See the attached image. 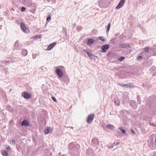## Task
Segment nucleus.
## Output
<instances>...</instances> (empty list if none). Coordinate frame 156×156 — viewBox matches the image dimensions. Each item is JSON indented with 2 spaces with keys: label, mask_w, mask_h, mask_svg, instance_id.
Returning <instances> with one entry per match:
<instances>
[{
  "label": "nucleus",
  "mask_w": 156,
  "mask_h": 156,
  "mask_svg": "<svg viewBox=\"0 0 156 156\" xmlns=\"http://www.w3.org/2000/svg\"><path fill=\"white\" fill-rule=\"evenodd\" d=\"M94 41L91 38H88L85 41L87 45L92 44L94 43Z\"/></svg>",
  "instance_id": "obj_12"
},
{
  "label": "nucleus",
  "mask_w": 156,
  "mask_h": 156,
  "mask_svg": "<svg viewBox=\"0 0 156 156\" xmlns=\"http://www.w3.org/2000/svg\"><path fill=\"white\" fill-rule=\"evenodd\" d=\"M37 55L36 54H32V58L33 59H34L36 57Z\"/></svg>",
  "instance_id": "obj_36"
},
{
  "label": "nucleus",
  "mask_w": 156,
  "mask_h": 156,
  "mask_svg": "<svg viewBox=\"0 0 156 156\" xmlns=\"http://www.w3.org/2000/svg\"><path fill=\"white\" fill-rule=\"evenodd\" d=\"M7 62L8 63H9V61H8Z\"/></svg>",
  "instance_id": "obj_44"
},
{
  "label": "nucleus",
  "mask_w": 156,
  "mask_h": 156,
  "mask_svg": "<svg viewBox=\"0 0 156 156\" xmlns=\"http://www.w3.org/2000/svg\"><path fill=\"white\" fill-rule=\"evenodd\" d=\"M142 58V57L141 56H138L137 57V60H140Z\"/></svg>",
  "instance_id": "obj_35"
},
{
  "label": "nucleus",
  "mask_w": 156,
  "mask_h": 156,
  "mask_svg": "<svg viewBox=\"0 0 156 156\" xmlns=\"http://www.w3.org/2000/svg\"><path fill=\"white\" fill-rule=\"evenodd\" d=\"M20 27L24 32L25 33H28L29 32V29L27 28L24 24L22 22L20 24Z\"/></svg>",
  "instance_id": "obj_9"
},
{
  "label": "nucleus",
  "mask_w": 156,
  "mask_h": 156,
  "mask_svg": "<svg viewBox=\"0 0 156 156\" xmlns=\"http://www.w3.org/2000/svg\"><path fill=\"white\" fill-rule=\"evenodd\" d=\"M131 132L133 134H135V132L132 129H131Z\"/></svg>",
  "instance_id": "obj_37"
},
{
  "label": "nucleus",
  "mask_w": 156,
  "mask_h": 156,
  "mask_svg": "<svg viewBox=\"0 0 156 156\" xmlns=\"http://www.w3.org/2000/svg\"><path fill=\"white\" fill-rule=\"evenodd\" d=\"M41 37V35H36L34 36V39H39Z\"/></svg>",
  "instance_id": "obj_28"
},
{
  "label": "nucleus",
  "mask_w": 156,
  "mask_h": 156,
  "mask_svg": "<svg viewBox=\"0 0 156 156\" xmlns=\"http://www.w3.org/2000/svg\"><path fill=\"white\" fill-rule=\"evenodd\" d=\"M68 147L70 150H76L79 148V146L76 142H73L70 143Z\"/></svg>",
  "instance_id": "obj_1"
},
{
  "label": "nucleus",
  "mask_w": 156,
  "mask_h": 156,
  "mask_svg": "<svg viewBox=\"0 0 156 156\" xmlns=\"http://www.w3.org/2000/svg\"><path fill=\"white\" fill-rule=\"evenodd\" d=\"M7 149V150H9L10 149V147L9 146H8L6 148Z\"/></svg>",
  "instance_id": "obj_42"
},
{
  "label": "nucleus",
  "mask_w": 156,
  "mask_h": 156,
  "mask_svg": "<svg viewBox=\"0 0 156 156\" xmlns=\"http://www.w3.org/2000/svg\"><path fill=\"white\" fill-rule=\"evenodd\" d=\"M63 81L66 83H68L69 81V79L68 76L67 75L63 76Z\"/></svg>",
  "instance_id": "obj_15"
},
{
  "label": "nucleus",
  "mask_w": 156,
  "mask_h": 156,
  "mask_svg": "<svg viewBox=\"0 0 156 156\" xmlns=\"http://www.w3.org/2000/svg\"><path fill=\"white\" fill-rule=\"evenodd\" d=\"M119 144V142H117L116 144V145H118Z\"/></svg>",
  "instance_id": "obj_41"
},
{
  "label": "nucleus",
  "mask_w": 156,
  "mask_h": 156,
  "mask_svg": "<svg viewBox=\"0 0 156 156\" xmlns=\"http://www.w3.org/2000/svg\"><path fill=\"white\" fill-rule=\"evenodd\" d=\"M108 2V0H99V6L101 8H106L107 7V3Z\"/></svg>",
  "instance_id": "obj_2"
},
{
  "label": "nucleus",
  "mask_w": 156,
  "mask_h": 156,
  "mask_svg": "<svg viewBox=\"0 0 156 156\" xmlns=\"http://www.w3.org/2000/svg\"><path fill=\"white\" fill-rule=\"evenodd\" d=\"M119 46L120 47L123 48H128L131 47L129 44L126 43L119 44Z\"/></svg>",
  "instance_id": "obj_10"
},
{
  "label": "nucleus",
  "mask_w": 156,
  "mask_h": 156,
  "mask_svg": "<svg viewBox=\"0 0 156 156\" xmlns=\"http://www.w3.org/2000/svg\"><path fill=\"white\" fill-rule=\"evenodd\" d=\"M27 51L26 49H23L22 51V54L23 56H26L27 55Z\"/></svg>",
  "instance_id": "obj_20"
},
{
  "label": "nucleus",
  "mask_w": 156,
  "mask_h": 156,
  "mask_svg": "<svg viewBox=\"0 0 156 156\" xmlns=\"http://www.w3.org/2000/svg\"><path fill=\"white\" fill-rule=\"evenodd\" d=\"M155 67L154 66H152V68H151V69L152 70H154L155 69Z\"/></svg>",
  "instance_id": "obj_39"
},
{
  "label": "nucleus",
  "mask_w": 156,
  "mask_h": 156,
  "mask_svg": "<svg viewBox=\"0 0 156 156\" xmlns=\"http://www.w3.org/2000/svg\"><path fill=\"white\" fill-rule=\"evenodd\" d=\"M119 129L122 133L124 134H126V133H127L126 131L123 129L122 127H120L119 128Z\"/></svg>",
  "instance_id": "obj_22"
},
{
  "label": "nucleus",
  "mask_w": 156,
  "mask_h": 156,
  "mask_svg": "<svg viewBox=\"0 0 156 156\" xmlns=\"http://www.w3.org/2000/svg\"><path fill=\"white\" fill-rule=\"evenodd\" d=\"M110 47V45L108 44L103 45L102 46L101 49L102 50V52L103 53L105 52Z\"/></svg>",
  "instance_id": "obj_8"
},
{
  "label": "nucleus",
  "mask_w": 156,
  "mask_h": 156,
  "mask_svg": "<svg viewBox=\"0 0 156 156\" xmlns=\"http://www.w3.org/2000/svg\"><path fill=\"white\" fill-rule=\"evenodd\" d=\"M153 50V48H149L148 47H146L144 49L145 51L147 53H149L150 51H152Z\"/></svg>",
  "instance_id": "obj_19"
},
{
  "label": "nucleus",
  "mask_w": 156,
  "mask_h": 156,
  "mask_svg": "<svg viewBox=\"0 0 156 156\" xmlns=\"http://www.w3.org/2000/svg\"><path fill=\"white\" fill-rule=\"evenodd\" d=\"M83 51H84L85 52H86L87 53V52H88V51H89V50H85V49H83Z\"/></svg>",
  "instance_id": "obj_40"
},
{
  "label": "nucleus",
  "mask_w": 156,
  "mask_h": 156,
  "mask_svg": "<svg viewBox=\"0 0 156 156\" xmlns=\"http://www.w3.org/2000/svg\"><path fill=\"white\" fill-rule=\"evenodd\" d=\"M62 32L65 34V36H67V32L65 28H63L62 30Z\"/></svg>",
  "instance_id": "obj_26"
},
{
  "label": "nucleus",
  "mask_w": 156,
  "mask_h": 156,
  "mask_svg": "<svg viewBox=\"0 0 156 156\" xmlns=\"http://www.w3.org/2000/svg\"><path fill=\"white\" fill-rule=\"evenodd\" d=\"M115 144V143L114 142V143L109 144V145L108 146V147L109 149L112 148Z\"/></svg>",
  "instance_id": "obj_24"
},
{
  "label": "nucleus",
  "mask_w": 156,
  "mask_h": 156,
  "mask_svg": "<svg viewBox=\"0 0 156 156\" xmlns=\"http://www.w3.org/2000/svg\"><path fill=\"white\" fill-rule=\"evenodd\" d=\"M21 125L22 126H29L28 121L26 120H23L21 122Z\"/></svg>",
  "instance_id": "obj_13"
},
{
  "label": "nucleus",
  "mask_w": 156,
  "mask_h": 156,
  "mask_svg": "<svg viewBox=\"0 0 156 156\" xmlns=\"http://www.w3.org/2000/svg\"><path fill=\"white\" fill-rule=\"evenodd\" d=\"M155 142L156 143V139H155Z\"/></svg>",
  "instance_id": "obj_45"
},
{
  "label": "nucleus",
  "mask_w": 156,
  "mask_h": 156,
  "mask_svg": "<svg viewBox=\"0 0 156 156\" xmlns=\"http://www.w3.org/2000/svg\"><path fill=\"white\" fill-rule=\"evenodd\" d=\"M106 127L108 129L111 130H112V129H113L114 128V127L111 124H109V125H108L106 126Z\"/></svg>",
  "instance_id": "obj_21"
},
{
  "label": "nucleus",
  "mask_w": 156,
  "mask_h": 156,
  "mask_svg": "<svg viewBox=\"0 0 156 156\" xmlns=\"http://www.w3.org/2000/svg\"><path fill=\"white\" fill-rule=\"evenodd\" d=\"M2 154L3 155H4L6 156H8V154L7 152L6 151H4Z\"/></svg>",
  "instance_id": "obj_31"
},
{
  "label": "nucleus",
  "mask_w": 156,
  "mask_h": 156,
  "mask_svg": "<svg viewBox=\"0 0 156 156\" xmlns=\"http://www.w3.org/2000/svg\"><path fill=\"white\" fill-rule=\"evenodd\" d=\"M125 58L124 57H121L120 58H119L118 59L119 61L121 62L123 60L125 59Z\"/></svg>",
  "instance_id": "obj_30"
},
{
  "label": "nucleus",
  "mask_w": 156,
  "mask_h": 156,
  "mask_svg": "<svg viewBox=\"0 0 156 156\" xmlns=\"http://www.w3.org/2000/svg\"><path fill=\"white\" fill-rule=\"evenodd\" d=\"M125 2V0H121L118 5L116 6L115 9H120L123 6Z\"/></svg>",
  "instance_id": "obj_11"
},
{
  "label": "nucleus",
  "mask_w": 156,
  "mask_h": 156,
  "mask_svg": "<svg viewBox=\"0 0 156 156\" xmlns=\"http://www.w3.org/2000/svg\"><path fill=\"white\" fill-rule=\"evenodd\" d=\"M87 156H93L94 155V151L91 148H88L86 151Z\"/></svg>",
  "instance_id": "obj_5"
},
{
  "label": "nucleus",
  "mask_w": 156,
  "mask_h": 156,
  "mask_svg": "<svg viewBox=\"0 0 156 156\" xmlns=\"http://www.w3.org/2000/svg\"><path fill=\"white\" fill-rule=\"evenodd\" d=\"M22 47V45L21 44H19L18 41H17L14 44L13 50H20Z\"/></svg>",
  "instance_id": "obj_3"
},
{
  "label": "nucleus",
  "mask_w": 156,
  "mask_h": 156,
  "mask_svg": "<svg viewBox=\"0 0 156 156\" xmlns=\"http://www.w3.org/2000/svg\"><path fill=\"white\" fill-rule=\"evenodd\" d=\"M23 1H24L26 2V1H29V0H23Z\"/></svg>",
  "instance_id": "obj_43"
},
{
  "label": "nucleus",
  "mask_w": 156,
  "mask_h": 156,
  "mask_svg": "<svg viewBox=\"0 0 156 156\" xmlns=\"http://www.w3.org/2000/svg\"><path fill=\"white\" fill-rule=\"evenodd\" d=\"M12 142L13 143V144H14L16 142V140H14V139H12Z\"/></svg>",
  "instance_id": "obj_38"
},
{
  "label": "nucleus",
  "mask_w": 156,
  "mask_h": 156,
  "mask_svg": "<svg viewBox=\"0 0 156 156\" xmlns=\"http://www.w3.org/2000/svg\"><path fill=\"white\" fill-rule=\"evenodd\" d=\"M94 117V115L91 114L88 115L87 119V122L89 124H90L92 122Z\"/></svg>",
  "instance_id": "obj_4"
},
{
  "label": "nucleus",
  "mask_w": 156,
  "mask_h": 156,
  "mask_svg": "<svg viewBox=\"0 0 156 156\" xmlns=\"http://www.w3.org/2000/svg\"><path fill=\"white\" fill-rule=\"evenodd\" d=\"M114 102L117 105H120V102L117 99H114Z\"/></svg>",
  "instance_id": "obj_23"
},
{
  "label": "nucleus",
  "mask_w": 156,
  "mask_h": 156,
  "mask_svg": "<svg viewBox=\"0 0 156 156\" xmlns=\"http://www.w3.org/2000/svg\"><path fill=\"white\" fill-rule=\"evenodd\" d=\"M87 54L90 58H93L94 57L98 58L97 56L94 55V54L91 53L89 51L88 52H87Z\"/></svg>",
  "instance_id": "obj_18"
},
{
  "label": "nucleus",
  "mask_w": 156,
  "mask_h": 156,
  "mask_svg": "<svg viewBox=\"0 0 156 156\" xmlns=\"http://www.w3.org/2000/svg\"><path fill=\"white\" fill-rule=\"evenodd\" d=\"M51 99L55 102H57V100L55 97H52Z\"/></svg>",
  "instance_id": "obj_34"
},
{
  "label": "nucleus",
  "mask_w": 156,
  "mask_h": 156,
  "mask_svg": "<svg viewBox=\"0 0 156 156\" xmlns=\"http://www.w3.org/2000/svg\"><path fill=\"white\" fill-rule=\"evenodd\" d=\"M56 44V43L55 42H54L50 44L48 47V48L47 49V50H51L54 46Z\"/></svg>",
  "instance_id": "obj_14"
},
{
  "label": "nucleus",
  "mask_w": 156,
  "mask_h": 156,
  "mask_svg": "<svg viewBox=\"0 0 156 156\" xmlns=\"http://www.w3.org/2000/svg\"><path fill=\"white\" fill-rule=\"evenodd\" d=\"M50 128V127H48L46 129H45L44 130V133L45 134H47L51 132L52 131L51 129H49Z\"/></svg>",
  "instance_id": "obj_17"
},
{
  "label": "nucleus",
  "mask_w": 156,
  "mask_h": 156,
  "mask_svg": "<svg viewBox=\"0 0 156 156\" xmlns=\"http://www.w3.org/2000/svg\"><path fill=\"white\" fill-rule=\"evenodd\" d=\"M21 96L23 97V98L25 99H29L31 97V94H28L26 92H24L22 93L21 94Z\"/></svg>",
  "instance_id": "obj_7"
},
{
  "label": "nucleus",
  "mask_w": 156,
  "mask_h": 156,
  "mask_svg": "<svg viewBox=\"0 0 156 156\" xmlns=\"http://www.w3.org/2000/svg\"><path fill=\"white\" fill-rule=\"evenodd\" d=\"M98 39L103 42H104L105 41V39L103 38V37L102 36L99 37L98 38Z\"/></svg>",
  "instance_id": "obj_27"
},
{
  "label": "nucleus",
  "mask_w": 156,
  "mask_h": 156,
  "mask_svg": "<svg viewBox=\"0 0 156 156\" xmlns=\"http://www.w3.org/2000/svg\"><path fill=\"white\" fill-rule=\"evenodd\" d=\"M56 73L60 78H63V73L60 69L58 68L56 69Z\"/></svg>",
  "instance_id": "obj_6"
},
{
  "label": "nucleus",
  "mask_w": 156,
  "mask_h": 156,
  "mask_svg": "<svg viewBox=\"0 0 156 156\" xmlns=\"http://www.w3.org/2000/svg\"><path fill=\"white\" fill-rule=\"evenodd\" d=\"M92 142L95 145H99V143L98 139L96 138H94L92 139Z\"/></svg>",
  "instance_id": "obj_16"
},
{
  "label": "nucleus",
  "mask_w": 156,
  "mask_h": 156,
  "mask_svg": "<svg viewBox=\"0 0 156 156\" xmlns=\"http://www.w3.org/2000/svg\"><path fill=\"white\" fill-rule=\"evenodd\" d=\"M121 86H125L126 88H128L129 87H130L129 86V85L128 84H121L120 85Z\"/></svg>",
  "instance_id": "obj_29"
},
{
  "label": "nucleus",
  "mask_w": 156,
  "mask_h": 156,
  "mask_svg": "<svg viewBox=\"0 0 156 156\" xmlns=\"http://www.w3.org/2000/svg\"><path fill=\"white\" fill-rule=\"evenodd\" d=\"M51 19V17H50V16H48L47 18V19H46V20H47V21L48 22H49V21Z\"/></svg>",
  "instance_id": "obj_33"
},
{
  "label": "nucleus",
  "mask_w": 156,
  "mask_h": 156,
  "mask_svg": "<svg viewBox=\"0 0 156 156\" xmlns=\"http://www.w3.org/2000/svg\"><path fill=\"white\" fill-rule=\"evenodd\" d=\"M26 8L25 7H23L21 8L20 11L21 12H23L26 10Z\"/></svg>",
  "instance_id": "obj_32"
},
{
  "label": "nucleus",
  "mask_w": 156,
  "mask_h": 156,
  "mask_svg": "<svg viewBox=\"0 0 156 156\" xmlns=\"http://www.w3.org/2000/svg\"><path fill=\"white\" fill-rule=\"evenodd\" d=\"M111 26V23H109L107 26V29L106 30V32H108Z\"/></svg>",
  "instance_id": "obj_25"
}]
</instances>
